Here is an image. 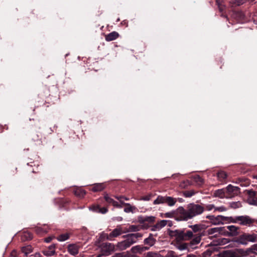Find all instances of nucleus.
<instances>
[{"label": "nucleus", "instance_id": "obj_1", "mask_svg": "<svg viewBox=\"0 0 257 257\" xmlns=\"http://www.w3.org/2000/svg\"><path fill=\"white\" fill-rule=\"evenodd\" d=\"M192 219L188 211V207L185 209L183 207L180 206L176 209V220L187 221Z\"/></svg>", "mask_w": 257, "mask_h": 257}, {"label": "nucleus", "instance_id": "obj_2", "mask_svg": "<svg viewBox=\"0 0 257 257\" xmlns=\"http://www.w3.org/2000/svg\"><path fill=\"white\" fill-rule=\"evenodd\" d=\"M187 207L191 218L202 214L204 211V207L197 204L190 203Z\"/></svg>", "mask_w": 257, "mask_h": 257}, {"label": "nucleus", "instance_id": "obj_3", "mask_svg": "<svg viewBox=\"0 0 257 257\" xmlns=\"http://www.w3.org/2000/svg\"><path fill=\"white\" fill-rule=\"evenodd\" d=\"M229 222L238 223L242 225H249L253 222V220L248 216H238L235 217L230 216Z\"/></svg>", "mask_w": 257, "mask_h": 257}, {"label": "nucleus", "instance_id": "obj_4", "mask_svg": "<svg viewBox=\"0 0 257 257\" xmlns=\"http://www.w3.org/2000/svg\"><path fill=\"white\" fill-rule=\"evenodd\" d=\"M206 218H208L210 223L214 225L223 224L224 221L229 222V217L222 215H207Z\"/></svg>", "mask_w": 257, "mask_h": 257}, {"label": "nucleus", "instance_id": "obj_5", "mask_svg": "<svg viewBox=\"0 0 257 257\" xmlns=\"http://www.w3.org/2000/svg\"><path fill=\"white\" fill-rule=\"evenodd\" d=\"M256 239V235L254 233H243L238 237L236 241L240 244L246 245L248 242H254Z\"/></svg>", "mask_w": 257, "mask_h": 257}, {"label": "nucleus", "instance_id": "obj_6", "mask_svg": "<svg viewBox=\"0 0 257 257\" xmlns=\"http://www.w3.org/2000/svg\"><path fill=\"white\" fill-rule=\"evenodd\" d=\"M227 230L224 227L223 235L234 236L239 234V228L235 225H228L226 227Z\"/></svg>", "mask_w": 257, "mask_h": 257}, {"label": "nucleus", "instance_id": "obj_7", "mask_svg": "<svg viewBox=\"0 0 257 257\" xmlns=\"http://www.w3.org/2000/svg\"><path fill=\"white\" fill-rule=\"evenodd\" d=\"M224 227H216L209 228L206 230V234L210 237H217L220 234L223 235Z\"/></svg>", "mask_w": 257, "mask_h": 257}, {"label": "nucleus", "instance_id": "obj_8", "mask_svg": "<svg viewBox=\"0 0 257 257\" xmlns=\"http://www.w3.org/2000/svg\"><path fill=\"white\" fill-rule=\"evenodd\" d=\"M169 234L171 237L174 238L177 242L184 241V231L182 230H172L170 232Z\"/></svg>", "mask_w": 257, "mask_h": 257}, {"label": "nucleus", "instance_id": "obj_9", "mask_svg": "<svg viewBox=\"0 0 257 257\" xmlns=\"http://www.w3.org/2000/svg\"><path fill=\"white\" fill-rule=\"evenodd\" d=\"M225 192L227 198H231L237 195L239 193V188L236 186H233L231 185H229L226 188Z\"/></svg>", "mask_w": 257, "mask_h": 257}, {"label": "nucleus", "instance_id": "obj_10", "mask_svg": "<svg viewBox=\"0 0 257 257\" xmlns=\"http://www.w3.org/2000/svg\"><path fill=\"white\" fill-rule=\"evenodd\" d=\"M102 254L108 255L114 249V245L108 242L102 243L99 246Z\"/></svg>", "mask_w": 257, "mask_h": 257}, {"label": "nucleus", "instance_id": "obj_11", "mask_svg": "<svg viewBox=\"0 0 257 257\" xmlns=\"http://www.w3.org/2000/svg\"><path fill=\"white\" fill-rule=\"evenodd\" d=\"M123 232H125L123 231L122 228L120 226H117L108 235L105 233H103V235L104 237H106L108 240H111L112 238L116 237Z\"/></svg>", "mask_w": 257, "mask_h": 257}, {"label": "nucleus", "instance_id": "obj_12", "mask_svg": "<svg viewBox=\"0 0 257 257\" xmlns=\"http://www.w3.org/2000/svg\"><path fill=\"white\" fill-rule=\"evenodd\" d=\"M80 247V245L78 243L70 244L67 246V250L71 255H75L78 254Z\"/></svg>", "mask_w": 257, "mask_h": 257}, {"label": "nucleus", "instance_id": "obj_13", "mask_svg": "<svg viewBox=\"0 0 257 257\" xmlns=\"http://www.w3.org/2000/svg\"><path fill=\"white\" fill-rule=\"evenodd\" d=\"M43 254L47 256H51L55 253V245L52 244L43 251Z\"/></svg>", "mask_w": 257, "mask_h": 257}, {"label": "nucleus", "instance_id": "obj_14", "mask_svg": "<svg viewBox=\"0 0 257 257\" xmlns=\"http://www.w3.org/2000/svg\"><path fill=\"white\" fill-rule=\"evenodd\" d=\"M105 200L109 204H111L113 206L121 208L122 205L118 204V202L115 201L112 198H110L108 194H105L104 196Z\"/></svg>", "mask_w": 257, "mask_h": 257}, {"label": "nucleus", "instance_id": "obj_15", "mask_svg": "<svg viewBox=\"0 0 257 257\" xmlns=\"http://www.w3.org/2000/svg\"><path fill=\"white\" fill-rule=\"evenodd\" d=\"M90 209L94 212L101 213L102 214H105L108 211L106 208L100 207L98 205H92L90 207Z\"/></svg>", "mask_w": 257, "mask_h": 257}, {"label": "nucleus", "instance_id": "obj_16", "mask_svg": "<svg viewBox=\"0 0 257 257\" xmlns=\"http://www.w3.org/2000/svg\"><path fill=\"white\" fill-rule=\"evenodd\" d=\"M132 245L127 239L119 242L117 244V247L120 250H123Z\"/></svg>", "mask_w": 257, "mask_h": 257}, {"label": "nucleus", "instance_id": "obj_17", "mask_svg": "<svg viewBox=\"0 0 257 257\" xmlns=\"http://www.w3.org/2000/svg\"><path fill=\"white\" fill-rule=\"evenodd\" d=\"M247 202L250 205L257 206V195H255L254 192H251L249 194V197L247 199Z\"/></svg>", "mask_w": 257, "mask_h": 257}, {"label": "nucleus", "instance_id": "obj_18", "mask_svg": "<svg viewBox=\"0 0 257 257\" xmlns=\"http://www.w3.org/2000/svg\"><path fill=\"white\" fill-rule=\"evenodd\" d=\"M148 249L149 247L138 245L132 247L131 248V251L132 252L135 253H141L145 250H148Z\"/></svg>", "mask_w": 257, "mask_h": 257}, {"label": "nucleus", "instance_id": "obj_19", "mask_svg": "<svg viewBox=\"0 0 257 257\" xmlns=\"http://www.w3.org/2000/svg\"><path fill=\"white\" fill-rule=\"evenodd\" d=\"M120 205H122V207L123 205L126 206L124 208V211L126 213L133 212L136 209L135 206H132L130 203H124V201L120 200Z\"/></svg>", "mask_w": 257, "mask_h": 257}, {"label": "nucleus", "instance_id": "obj_20", "mask_svg": "<svg viewBox=\"0 0 257 257\" xmlns=\"http://www.w3.org/2000/svg\"><path fill=\"white\" fill-rule=\"evenodd\" d=\"M118 37V34L116 32H112L105 37V40L107 41H111L117 39Z\"/></svg>", "mask_w": 257, "mask_h": 257}, {"label": "nucleus", "instance_id": "obj_21", "mask_svg": "<svg viewBox=\"0 0 257 257\" xmlns=\"http://www.w3.org/2000/svg\"><path fill=\"white\" fill-rule=\"evenodd\" d=\"M177 202V200L172 197L166 196L165 203L169 206H174Z\"/></svg>", "mask_w": 257, "mask_h": 257}, {"label": "nucleus", "instance_id": "obj_22", "mask_svg": "<svg viewBox=\"0 0 257 257\" xmlns=\"http://www.w3.org/2000/svg\"><path fill=\"white\" fill-rule=\"evenodd\" d=\"M104 188V184L102 183H97L94 185L91 189L93 192H98L102 190Z\"/></svg>", "mask_w": 257, "mask_h": 257}, {"label": "nucleus", "instance_id": "obj_23", "mask_svg": "<svg viewBox=\"0 0 257 257\" xmlns=\"http://www.w3.org/2000/svg\"><path fill=\"white\" fill-rule=\"evenodd\" d=\"M220 257H237V256L234 251H225L220 254Z\"/></svg>", "mask_w": 257, "mask_h": 257}, {"label": "nucleus", "instance_id": "obj_24", "mask_svg": "<svg viewBox=\"0 0 257 257\" xmlns=\"http://www.w3.org/2000/svg\"><path fill=\"white\" fill-rule=\"evenodd\" d=\"M70 235V234L69 233L61 234L57 237V239L59 241H64L69 239Z\"/></svg>", "mask_w": 257, "mask_h": 257}, {"label": "nucleus", "instance_id": "obj_25", "mask_svg": "<svg viewBox=\"0 0 257 257\" xmlns=\"http://www.w3.org/2000/svg\"><path fill=\"white\" fill-rule=\"evenodd\" d=\"M176 247L177 249H178L180 250H184L188 249V245L186 243H179L177 242L176 244Z\"/></svg>", "mask_w": 257, "mask_h": 257}, {"label": "nucleus", "instance_id": "obj_26", "mask_svg": "<svg viewBox=\"0 0 257 257\" xmlns=\"http://www.w3.org/2000/svg\"><path fill=\"white\" fill-rule=\"evenodd\" d=\"M33 251L32 247L31 245H27L22 248V251L26 256H27L30 253Z\"/></svg>", "mask_w": 257, "mask_h": 257}, {"label": "nucleus", "instance_id": "obj_27", "mask_svg": "<svg viewBox=\"0 0 257 257\" xmlns=\"http://www.w3.org/2000/svg\"><path fill=\"white\" fill-rule=\"evenodd\" d=\"M155 240L152 235H150L148 238L144 240L145 244H147L150 246L153 245L155 243Z\"/></svg>", "mask_w": 257, "mask_h": 257}, {"label": "nucleus", "instance_id": "obj_28", "mask_svg": "<svg viewBox=\"0 0 257 257\" xmlns=\"http://www.w3.org/2000/svg\"><path fill=\"white\" fill-rule=\"evenodd\" d=\"M166 196H159L154 201V204H160L165 203Z\"/></svg>", "mask_w": 257, "mask_h": 257}, {"label": "nucleus", "instance_id": "obj_29", "mask_svg": "<svg viewBox=\"0 0 257 257\" xmlns=\"http://www.w3.org/2000/svg\"><path fill=\"white\" fill-rule=\"evenodd\" d=\"M126 237V239L131 245L137 241V239L135 238V236H134L132 233L127 234Z\"/></svg>", "mask_w": 257, "mask_h": 257}, {"label": "nucleus", "instance_id": "obj_30", "mask_svg": "<svg viewBox=\"0 0 257 257\" xmlns=\"http://www.w3.org/2000/svg\"><path fill=\"white\" fill-rule=\"evenodd\" d=\"M215 195L216 196L219 197L221 198H223L224 197L226 198V192H224L223 190H218L215 191Z\"/></svg>", "mask_w": 257, "mask_h": 257}, {"label": "nucleus", "instance_id": "obj_31", "mask_svg": "<svg viewBox=\"0 0 257 257\" xmlns=\"http://www.w3.org/2000/svg\"><path fill=\"white\" fill-rule=\"evenodd\" d=\"M230 208L236 209L241 207V203L239 201L231 202L229 203Z\"/></svg>", "mask_w": 257, "mask_h": 257}, {"label": "nucleus", "instance_id": "obj_32", "mask_svg": "<svg viewBox=\"0 0 257 257\" xmlns=\"http://www.w3.org/2000/svg\"><path fill=\"white\" fill-rule=\"evenodd\" d=\"M189 227L191 228L194 232H196L201 230L202 227L201 225L194 224L189 226Z\"/></svg>", "mask_w": 257, "mask_h": 257}, {"label": "nucleus", "instance_id": "obj_33", "mask_svg": "<svg viewBox=\"0 0 257 257\" xmlns=\"http://www.w3.org/2000/svg\"><path fill=\"white\" fill-rule=\"evenodd\" d=\"M193 236L192 231L190 230H187L186 232H184L185 240H188L190 239Z\"/></svg>", "mask_w": 257, "mask_h": 257}, {"label": "nucleus", "instance_id": "obj_34", "mask_svg": "<svg viewBox=\"0 0 257 257\" xmlns=\"http://www.w3.org/2000/svg\"><path fill=\"white\" fill-rule=\"evenodd\" d=\"M141 228V226L132 225L130 226L128 231H139Z\"/></svg>", "mask_w": 257, "mask_h": 257}, {"label": "nucleus", "instance_id": "obj_35", "mask_svg": "<svg viewBox=\"0 0 257 257\" xmlns=\"http://www.w3.org/2000/svg\"><path fill=\"white\" fill-rule=\"evenodd\" d=\"M195 194L193 190L186 191L183 192V196L185 197H191Z\"/></svg>", "mask_w": 257, "mask_h": 257}, {"label": "nucleus", "instance_id": "obj_36", "mask_svg": "<svg viewBox=\"0 0 257 257\" xmlns=\"http://www.w3.org/2000/svg\"><path fill=\"white\" fill-rule=\"evenodd\" d=\"M248 253H252L257 254V244H253L250 248L247 249Z\"/></svg>", "mask_w": 257, "mask_h": 257}, {"label": "nucleus", "instance_id": "obj_37", "mask_svg": "<svg viewBox=\"0 0 257 257\" xmlns=\"http://www.w3.org/2000/svg\"><path fill=\"white\" fill-rule=\"evenodd\" d=\"M164 216L168 218L175 217L176 218V210L165 213Z\"/></svg>", "mask_w": 257, "mask_h": 257}, {"label": "nucleus", "instance_id": "obj_38", "mask_svg": "<svg viewBox=\"0 0 257 257\" xmlns=\"http://www.w3.org/2000/svg\"><path fill=\"white\" fill-rule=\"evenodd\" d=\"M201 236L198 235L195 236L191 241V244L193 245L197 244L200 243L201 241Z\"/></svg>", "mask_w": 257, "mask_h": 257}, {"label": "nucleus", "instance_id": "obj_39", "mask_svg": "<svg viewBox=\"0 0 257 257\" xmlns=\"http://www.w3.org/2000/svg\"><path fill=\"white\" fill-rule=\"evenodd\" d=\"M168 221L166 220H162L158 222L157 224L158 226L159 227L160 229H161L164 226H165L167 224Z\"/></svg>", "mask_w": 257, "mask_h": 257}, {"label": "nucleus", "instance_id": "obj_40", "mask_svg": "<svg viewBox=\"0 0 257 257\" xmlns=\"http://www.w3.org/2000/svg\"><path fill=\"white\" fill-rule=\"evenodd\" d=\"M155 218L154 216H146L144 218L143 221L149 222H153L155 221Z\"/></svg>", "mask_w": 257, "mask_h": 257}, {"label": "nucleus", "instance_id": "obj_41", "mask_svg": "<svg viewBox=\"0 0 257 257\" xmlns=\"http://www.w3.org/2000/svg\"><path fill=\"white\" fill-rule=\"evenodd\" d=\"M115 198L116 199H117L120 202V200H122V201H123V200H125L126 201L129 200L128 198L123 196H115Z\"/></svg>", "mask_w": 257, "mask_h": 257}, {"label": "nucleus", "instance_id": "obj_42", "mask_svg": "<svg viewBox=\"0 0 257 257\" xmlns=\"http://www.w3.org/2000/svg\"><path fill=\"white\" fill-rule=\"evenodd\" d=\"M227 210V209L223 206H221L220 207H216L215 208V211H218L219 212H223Z\"/></svg>", "mask_w": 257, "mask_h": 257}, {"label": "nucleus", "instance_id": "obj_43", "mask_svg": "<svg viewBox=\"0 0 257 257\" xmlns=\"http://www.w3.org/2000/svg\"><path fill=\"white\" fill-rule=\"evenodd\" d=\"M229 240L227 238H221L219 240V244L220 245H224L226 244L227 243L229 242Z\"/></svg>", "mask_w": 257, "mask_h": 257}, {"label": "nucleus", "instance_id": "obj_44", "mask_svg": "<svg viewBox=\"0 0 257 257\" xmlns=\"http://www.w3.org/2000/svg\"><path fill=\"white\" fill-rule=\"evenodd\" d=\"M218 177L219 178L224 179L226 178V174L224 172H220L218 173Z\"/></svg>", "mask_w": 257, "mask_h": 257}, {"label": "nucleus", "instance_id": "obj_45", "mask_svg": "<svg viewBox=\"0 0 257 257\" xmlns=\"http://www.w3.org/2000/svg\"><path fill=\"white\" fill-rule=\"evenodd\" d=\"M151 197H152V195L151 194H149L148 195H146V196L142 197L140 199V200H144V201H149V200H150L151 199Z\"/></svg>", "mask_w": 257, "mask_h": 257}, {"label": "nucleus", "instance_id": "obj_46", "mask_svg": "<svg viewBox=\"0 0 257 257\" xmlns=\"http://www.w3.org/2000/svg\"><path fill=\"white\" fill-rule=\"evenodd\" d=\"M132 234L134 236H135V238L137 239V240H138L139 238H141L143 236V234L140 232H137V233H132Z\"/></svg>", "mask_w": 257, "mask_h": 257}, {"label": "nucleus", "instance_id": "obj_47", "mask_svg": "<svg viewBox=\"0 0 257 257\" xmlns=\"http://www.w3.org/2000/svg\"><path fill=\"white\" fill-rule=\"evenodd\" d=\"M166 257H175V254L174 251H169L167 253Z\"/></svg>", "mask_w": 257, "mask_h": 257}, {"label": "nucleus", "instance_id": "obj_48", "mask_svg": "<svg viewBox=\"0 0 257 257\" xmlns=\"http://www.w3.org/2000/svg\"><path fill=\"white\" fill-rule=\"evenodd\" d=\"M195 181L199 183H202L203 182L202 179L199 176L195 177Z\"/></svg>", "mask_w": 257, "mask_h": 257}, {"label": "nucleus", "instance_id": "obj_49", "mask_svg": "<svg viewBox=\"0 0 257 257\" xmlns=\"http://www.w3.org/2000/svg\"><path fill=\"white\" fill-rule=\"evenodd\" d=\"M151 230L152 231H157L160 230V229L159 227L158 226L157 224H156V225L152 227Z\"/></svg>", "mask_w": 257, "mask_h": 257}, {"label": "nucleus", "instance_id": "obj_50", "mask_svg": "<svg viewBox=\"0 0 257 257\" xmlns=\"http://www.w3.org/2000/svg\"><path fill=\"white\" fill-rule=\"evenodd\" d=\"M215 207H215L214 205H213V204H210V205H208L207 206V209H208V210H212V209H215Z\"/></svg>", "mask_w": 257, "mask_h": 257}, {"label": "nucleus", "instance_id": "obj_51", "mask_svg": "<svg viewBox=\"0 0 257 257\" xmlns=\"http://www.w3.org/2000/svg\"><path fill=\"white\" fill-rule=\"evenodd\" d=\"M52 238L51 237H47V238L45 239V241L46 242H50L52 240Z\"/></svg>", "mask_w": 257, "mask_h": 257}, {"label": "nucleus", "instance_id": "obj_52", "mask_svg": "<svg viewBox=\"0 0 257 257\" xmlns=\"http://www.w3.org/2000/svg\"><path fill=\"white\" fill-rule=\"evenodd\" d=\"M216 3H217V4H218V7H219V8L220 10V11H222L223 10H222V9L221 8V6L220 5V4H219V0H216Z\"/></svg>", "mask_w": 257, "mask_h": 257}, {"label": "nucleus", "instance_id": "obj_53", "mask_svg": "<svg viewBox=\"0 0 257 257\" xmlns=\"http://www.w3.org/2000/svg\"><path fill=\"white\" fill-rule=\"evenodd\" d=\"M25 236H28V239H31L32 238V237L31 236V234H29V233H25Z\"/></svg>", "mask_w": 257, "mask_h": 257}, {"label": "nucleus", "instance_id": "obj_54", "mask_svg": "<svg viewBox=\"0 0 257 257\" xmlns=\"http://www.w3.org/2000/svg\"><path fill=\"white\" fill-rule=\"evenodd\" d=\"M46 232L45 231H43V230L42 231V230H41V229H38V230H37V232H38V233H42V232Z\"/></svg>", "mask_w": 257, "mask_h": 257}, {"label": "nucleus", "instance_id": "obj_55", "mask_svg": "<svg viewBox=\"0 0 257 257\" xmlns=\"http://www.w3.org/2000/svg\"><path fill=\"white\" fill-rule=\"evenodd\" d=\"M81 194H82V196H83L84 195H85V191H81Z\"/></svg>", "mask_w": 257, "mask_h": 257}, {"label": "nucleus", "instance_id": "obj_56", "mask_svg": "<svg viewBox=\"0 0 257 257\" xmlns=\"http://www.w3.org/2000/svg\"><path fill=\"white\" fill-rule=\"evenodd\" d=\"M127 257H138L135 255H129L128 256H127Z\"/></svg>", "mask_w": 257, "mask_h": 257}, {"label": "nucleus", "instance_id": "obj_57", "mask_svg": "<svg viewBox=\"0 0 257 257\" xmlns=\"http://www.w3.org/2000/svg\"><path fill=\"white\" fill-rule=\"evenodd\" d=\"M237 250H238V252L239 253H241V252H243V250L241 249H238Z\"/></svg>", "mask_w": 257, "mask_h": 257}, {"label": "nucleus", "instance_id": "obj_58", "mask_svg": "<svg viewBox=\"0 0 257 257\" xmlns=\"http://www.w3.org/2000/svg\"><path fill=\"white\" fill-rule=\"evenodd\" d=\"M122 217H118V220L121 221V220H122Z\"/></svg>", "mask_w": 257, "mask_h": 257}, {"label": "nucleus", "instance_id": "obj_59", "mask_svg": "<svg viewBox=\"0 0 257 257\" xmlns=\"http://www.w3.org/2000/svg\"><path fill=\"white\" fill-rule=\"evenodd\" d=\"M103 254H102V253L101 254H99L97 256V257H101L102 255H103Z\"/></svg>", "mask_w": 257, "mask_h": 257}, {"label": "nucleus", "instance_id": "obj_60", "mask_svg": "<svg viewBox=\"0 0 257 257\" xmlns=\"http://www.w3.org/2000/svg\"><path fill=\"white\" fill-rule=\"evenodd\" d=\"M234 243V242H231V243L229 244V245H231V244H232V243Z\"/></svg>", "mask_w": 257, "mask_h": 257}]
</instances>
